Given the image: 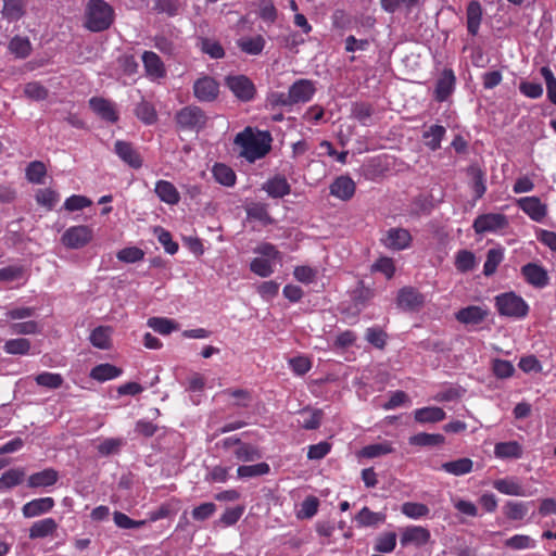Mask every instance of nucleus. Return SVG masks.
<instances>
[{
  "mask_svg": "<svg viewBox=\"0 0 556 556\" xmlns=\"http://www.w3.org/2000/svg\"><path fill=\"white\" fill-rule=\"evenodd\" d=\"M91 204L92 201L89 198L85 195L74 194L65 200L64 208L68 212H75L88 207Z\"/></svg>",
  "mask_w": 556,
  "mask_h": 556,
  "instance_id": "nucleus-61",
  "label": "nucleus"
},
{
  "mask_svg": "<svg viewBox=\"0 0 556 556\" xmlns=\"http://www.w3.org/2000/svg\"><path fill=\"white\" fill-rule=\"evenodd\" d=\"M228 88L242 101H250L254 98L255 87L253 83L243 75L229 76L226 79Z\"/></svg>",
  "mask_w": 556,
  "mask_h": 556,
  "instance_id": "nucleus-9",
  "label": "nucleus"
},
{
  "mask_svg": "<svg viewBox=\"0 0 556 556\" xmlns=\"http://www.w3.org/2000/svg\"><path fill=\"white\" fill-rule=\"evenodd\" d=\"M493 488L500 493L511 496H525L526 492L516 478H503L493 482Z\"/></svg>",
  "mask_w": 556,
  "mask_h": 556,
  "instance_id": "nucleus-28",
  "label": "nucleus"
},
{
  "mask_svg": "<svg viewBox=\"0 0 556 556\" xmlns=\"http://www.w3.org/2000/svg\"><path fill=\"white\" fill-rule=\"evenodd\" d=\"M122 375V369L109 364H100L94 366L90 371V378L97 380L99 382H104L108 380L115 379Z\"/></svg>",
  "mask_w": 556,
  "mask_h": 556,
  "instance_id": "nucleus-31",
  "label": "nucleus"
},
{
  "mask_svg": "<svg viewBox=\"0 0 556 556\" xmlns=\"http://www.w3.org/2000/svg\"><path fill=\"white\" fill-rule=\"evenodd\" d=\"M24 93L30 100L42 101L48 97L49 91L41 84L37 81H31L25 85Z\"/></svg>",
  "mask_w": 556,
  "mask_h": 556,
  "instance_id": "nucleus-55",
  "label": "nucleus"
},
{
  "mask_svg": "<svg viewBox=\"0 0 556 556\" xmlns=\"http://www.w3.org/2000/svg\"><path fill=\"white\" fill-rule=\"evenodd\" d=\"M250 269L260 277H268L273 274V261L263 257H255L251 264Z\"/></svg>",
  "mask_w": 556,
  "mask_h": 556,
  "instance_id": "nucleus-56",
  "label": "nucleus"
},
{
  "mask_svg": "<svg viewBox=\"0 0 556 556\" xmlns=\"http://www.w3.org/2000/svg\"><path fill=\"white\" fill-rule=\"evenodd\" d=\"M473 462L470 458L463 457L452 462L443 463L440 469L453 476H464L471 472Z\"/></svg>",
  "mask_w": 556,
  "mask_h": 556,
  "instance_id": "nucleus-32",
  "label": "nucleus"
},
{
  "mask_svg": "<svg viewBox=\"0 0 556 556\" xmlns=\"http://www.w3.org/2000/svg\"><path fill=\"white\" fill-rule=\"evenodd\" d=\"M117 258L124 263H136L144 257V252L137 247L124 248L117 252Z\"/></svg>",
  "mask_w": 556,
  "mask_h": 556,
  "instance_id": "nucleus-60",
  "label": "nucleus"
},
{
  "mask_svg": "<svg viewBox=\"0 0 556 556\" xmlns=\"http://www.w3.org/2000/svg\"><path fill=\"white\" fill-rule=\"evenodd\" d=\"M154 191L162 202L175 205L179 202L180 195L177 188L167 180H159L155 184Z\"/></svg>",
  "mask_w": 556,
  "mask_h": 556,
  "instance_id": "nucleus-25",
  "label": "nucleus"
},
{
  "mask_svg": "<svg viewBox=\"0 0 556 556\" xmlns=\"http://www.w3.org/2000/svg\"><path fill=\"white\" fill-rule=\"evenodd\" d=\"M446 130L441 125H432L428 130L424 132V138L426 140V146L430 148L432 151L440 149L441 141L445 135Z\"/></svg>",
  "mask_w": 556,
  "mask_h": 556,
  "instance_id": "nucleus-39",
  "label": "nucleus"
},
{
  "mask_svg": "<svg viewBox=\"0 0 556 556\" xmlns=\"http://www.w3.org/2000/svg\"><path fill=\"white\" fill-rule=\"evenodd\" d=\"M148 326L163 336H167L179 328L175 320L165 317H151L148 319Z\"/></svg>",
  "mask_w": 556,
  "mask_h": 556,
  "instance_id": "nucleus-37",
  "label": "nucleus"
},
{
  "mask_svg": "<svg viewBox=\"0 0 556 556\" xmlns=\"http://www.w3.org/2000/svg\"><path fill=\"white\" fill-rule=\"evenodd\" d=\"M213 176L217 182L226 187H231L236 184V174L229 166L217 163L212 169Z\"/></svg>",
  "mask_w": 556,
  "mask_h": 556,
  "instance_id": "nucleus-36",
  "label": "nucleus"
},
{
  "mask_svg": "<svg viewBox=\"0 0 556 556\" xmlns=\"http://www.w3.org/2000/svg\"><path fill=\"white\" fill-rule=\"evenodd\" d=\"M330 193L341 200H350L355 193V184L348 176L338 177L330 186Z\"/></svg>",
  "mask_w": 556,
  "mask_h": 556,
  "instance_id": "nucleus-20",
  "label": "nucleus"
},
{
  "mask_svg": "<svg viewBox=\"0 0 556 556\" xmlns=\"http://www.w3.org/2000/svg\"><path fill=\"white\" fill-rule=\"evenodd\" d=\"M444 443V437L439 433L420 432L409 438V444L417 446H434Z\"/></svg>",
  "mask_w": 556,
  "mask_h": 556,
  "instance_id": "nucleus-42",
  "label": "nucleus"
},
{
  "mask_svg": "<svg viewBox=\"0 0 556 556\" xmlns=\"http://www.w3.org/2000/svg\"><path fill=\"white\" fill-rule=\"evenodd\" d=\"M200 48L202 52L208 54L213 59H220L225 55L224 48L220 43L208 38L200 39Z\"/></svg>",
  "mask_w": 556,
  "mask_h": 556,
  "instance_id": "nucleus-57",
  "label": "nucleus"
},
{
  "mask_svg": "<svg viewBox=\"0 0 556 556\" xmlns=\"http://www.w3.org/2000/svg\"><path fill=\"white\" fill-rule=\"evenodd\" d=\"M483 9L479 1L472 0L468 3L466 9V26L471 36L479 33L482 22Z\"/></svg>",
  "mask_w": 556,
  "mask_h": 556,
  "instance_id": "nucleus-19",
  "label": "nucleus"
},
{
  "mask_svg": "<svg viewBox=\"0 0 556 556\" xmlns=\"http://www.w3.org/2000/svg\"><path fill=\"white\" fill-rule=\"evenodd\" d=\"M384 520V514L374 513L367 507H364L356 516V521L362 527L377 526L383 523Z\"/></svg>",
  "mask_w": 556,
  "mask_h": 556,
  "instance_id": "nucleus-44",
  "label": "nucleus"
},
{
  "mask_svg": "<svg viewBox=\"0 0 556 556\" xmlns=\"http://www.w3.org/2000/svg\"><path fill=\"white\" fill-rule=\"evenodd\" d=\"M454 85H455V75H454L453 71L445 70L437 83L435 91H434L435 99L440 102L445 101L450 97V94L453 92Z\"/></svg>",
  "mask_w": 556,
  "mask_h": 556,
  "instance_id": "nucleus-23",
  "label": "nucleus"
},
{
  "mask_svg": "<svg viewBox=\"0 0 556 556\" xmlns=\"http://www.w3.org/2000/svg\"><path fill=\"white\" fill-rule=\"evenodd\" d=\"M476 258L472 252L462 250L457 253L455 260V266L458 271L466 273L475 267Z\"/></svg>",
  "mask_w": 556,
  "mask_h": 556,
  "instance_id": "nucleus-54",
  "label": "nucleus"
},
{
  "mask_svg": "<svg viewBox=\"0 0 556 556\" xmlns=\"http://www.w3.org/2000/svg\"><path fill=\"white\" fill-rule=\"evenodd\" d=\"M431 538L430 531L421 526H408L401 530V544L403 546L414 545L422 546L426 545Z\"/></svg>",
  "mask_w": 556,
  "mask_h": 556,
  "instance_id": "nucleus-11",
  "label": "nucleus"
},
{
  "mask_svg": "<svg viewBox=\"0 0 556 556\" xmlns=\"http://www.w3.org/2000/svg\"><path fill=\"white\" fill-rule=\"evenodd\" d=\"M270 467L267 463H258L255 465H243L237 470L238 478L248 479L267 475Z\"/></svg>",
  "mask_w": 556,
  "mask_h": 556,
  "instance_id": "nucleus-41",
  "label": "nucleus"
},
{
  "mask_svg": "<svg viewBox=\"0 0 556 556\" xmlns=\"http://www.w3.org/2000/svg\"><path fill=\"white\" fill-rule=\"evenodd\" d=\"M115 153L130 167L139 168L142 165V159L131 143L117 140L115 142Z\"/></svg>",
  "mask_w": 556,
  "mask_h": 556,
  "instance_id": "nucleus-18",
  "label": "nucleus"
},
{
  "mask_svg": "<svg viewBox=\"0 0 556 556\" xmlns=\"http://www.w3.org/2000/svg\"><path fill=\"white\" fill-rule=\"evenodd\" d=\"M238 47L247 54L257 55L265 47V39L261 35L253 37H241L237 41Z\"/></svg>",
  "mask_w": 556,
  "mask_h": 556,
  "instance_id": "nucleus-33",
  "label": "nucleus"
},
{
  "mask_svg": "<svg viewBox=\"0 0 556 556\" xmlns=\"http://www.w3.org/2000/svg\"><path fill=\"white\" fill-rule=\"evenodd\" d=\"M273 138L268 131L245 127L235 137V144L240 148V155L254 163L265 157L271 149Z\"/></svg>",
  "mask_w": 556,
  "mask_h": 556,
  "instance_id": "nucleus-1",
  "label": "nucleus"
},
{
  "mask_svg": "<svg viewBox=\"0 0 556 556\" xmlns=\"http://www.w3.org/2000/svg\"><path fill=\"white\" fill-rule=\"evenodd\" d=\"M528 503L508 501L503 507L505 516L510 520H521L528 514Z\"/></svg>",
  "mask_w": 556,
  "mask_h": 556,
  "instance_id": "nucleus-43",
  "label": "nucleus"
},
{
  "mask_svg": "<svg viewBox=\"0 0 556 556\" xmlns=\"http://www.w3.org/2000/svg\"><path fill=\"white\" fill-rule=\"evenodd\" d=\"M233 455L238 462L249 463L261 458L258 450L249 443L239 442L233 448Z\"/></svg>",
  "mask_w": 556,
  "mask_h": 556,
  "instance_id": "nucleus-35",
  "label": "nucleus"
},
{
  "mask_svg": "<svg viewBox=\"0 0 556 556\" xmlns=\"http://www.w3.org/2000/svg\"><path fill=\"white\" fill-rule=\"evenodd\" d=\"M154 233L167 253L173 255L178 251V244L173 241L172 235L167 230L162 227H156Z\"/></svg>",
  "mask_w": 556,
  "mask_h": 556,
  "instance_id": "nucleus-59",
  "label": "nucleus"
},
{
  "mask_svg": "<svg viewBox=\"0 0 556 556\" xmlns=\"http://www.w3.org/2000/svg\"><path fill=\"white\" fill-rule=\"evenodd\" d=\"M384 247L391 250H404L410 245L412 236L404 228H390L381 239Z\"/></svg>",
  "mask_w": 556,
  "mask_h": 556,
  "instance_id": "nucleus-13",
  "label": "nucleus"
},
{
  "mask_svg": "<svg viewBox=\"0 0 556 556\" xmlns=\"http://www.w3.org/2000/svg\"><path fill=\"white\" fill-rule=\"evenodd\" d=\"M516 203L534 222H542L547 214L546 205L538 197H523L518 199Z\"/></svg>",
  "mask_w": 556,
  "mask_h": 556,
  "instance_id": "nucleus-12",
  "label": "nucleus"
},
{
  "mask_svg": "<svg viewBox=\"0 0 556 556\" xmlns=\"http://www.w3.org/2000/svg\"><path fill=\"white\" fill-rule=\"evenodd\" d=\"M316 91L315 85L308 79H299L291 85L287 94H279V102L282 105L308 102Z\"/></svg>",
  "mask_w": 556,
  "mask_h": 556,
  "instance_id": "nucleus-4",
  "label": "nucleus"
},
{
  "mask_svg": "<svg viewBox=\"0 0 556 556\" xmlns=\"http://www.w3.org/2000/svg\"><path fill=\"white\" fill-rule=\"evenodd\" d=\"M25 174L28 181L33 184H42L47 174V168L42 162L34 161L28 164Z\"/></svg>",
  "mask_w": 556,
  "mask_h": 556,
  "instance_id": "nucleus-48",
  "label": "nucleus"
},
{
  "mask_svg": "<svg viewBox=\"0 0 556 556\" xmlns=\"http://www.w3.org/2000/svg\"><path fill=\"white\" fill-rule=\"evenodd\" d=\"M509 222L506 215L501 213H486L479 215L472 228L476 233L496 232L508 227Z\"/></svg>",
  "mask_w": 556,
  "mask_h": 556,
  "instance_id": "nucleus-6",
  "label": "nucleus"
},
{
  "mask_svg": "<svg viewBox=\"0 0 556 556\" xmlns=\"http://www.w3.org/2000/svg\"><path fill=\"white\" fill-rule=\"evenodd\" d=\"M523 448L517 441L498 442L494 446V455L500 459H519Z\"/></svg>",
  "mask_w": 556,
  "mask_h": 556,
  "instance_id": "nucleus-21",
  "label": "nucleus"
},
{
  "mask_svg": "<svg viewBox=\"0 0 556 556\" xmlns=\"http://www.w3.org/2000/svg\"><path fill=\"white\" fill-rule=\"evenodd\" d=\"M394 451L392 443L384 441L381 443L369 444L362 448L361 455L366 458H375L390 454Z\"/></svg>",
  "mask_w": 556,
  "mask_h": 556,
  "instance_id": "nucleus-45",
  "label": "nucleus"
},
{
  "mask_svg": "<svg viewBox=\"0 0 556 556\" xmlns=\"http://www.w3.org/2000/svg\"><path fill=\"white\" fill-rule=\"evenodd\" d=\"M374 271L382 273L388 279H391L395 273V266L392 258L383 256L378 258L371 266Z\"/></svg>",
  "mask_w": 556,
  "mask_h": 556,
  "instance_id": "nucleus-62",
  "label": "nucleus"
},
{
  "mask_svg": "<svg viewBox=\"0 0 556 556\" xmlns=\"http://www.w3.org/2000/svg\"><path fill=\"white\" fill-rule=\"evenodd\" d=\"M424 302V295L412 287H404L399 291L397 305L405 311H417Z\"/></svg>",
  "mask_w": 556,
  "mask_h": 556,
  "instance_id": "nucleus-14",
  "label": "nucleus"
},
{
  "mask_svg": "<svg viewBox=\"0 0 556 556\" xmlns=\"http://www.w3.org/2000/svg\"><path fill=\"white\" fill-rule=\"evenodd\" d=\"M495 307L500 315L521 319L528 315L529 305L515 292H505L495 296Z\"/></svg>",
  "mask_w": 556,
  "mask_h": 556,
  "instance_id": "nucleus-3",
  "label": "nucleus"
},
{
  "mask_svg": "<svg viewBox=\"0 0 556 556\" xmlns=\"http://www.w3.org/2000/svg\"><path fill=\"white\" fill-rule=\"evenodd\" d=\"M522 275L526 280L535 287L542 288L547 285V274L546 271L536 264H527L522 267Z\"/></svg>",
  "mask_w": 556,
  "mask_h": 556,
  "instance_id": "nucleus-27",
  "label": "nucleus"
},
{
  "mask_svg": "<svg viewBox=\"0 0 556 556\" xmlns=\"http://www.w3.org/2000/svg\"><path fill=\"white\" fill-rule=\"evenodd\" d=\"M10 51L17 58H26L29 55L31 46L27 38L16 36L9 43Z\"/></svg>",
  "mask_w": 556,
  "mask_h": 556,
  "instance_id": "nucleus-49",
  "label": "nucleus"
},
{
  "mask_svg": "<svg viewBox=\"0 0 556 556\" xmlns=\"http://www.w3.org/2000/svg\"><path fill=\"white\" fill-rule=\"evenodd\" d=\"M504 258L502 249H490L486 253V260L483 265V274L491 276L496 271V268Z\"/></svg>",
  "mask_w": 556,
  "mask_h": 556,
  "instance_id": "nucleus-47",
  "label": "nucleus"
},
{
  "mask_svg": "<svg viewBox=\"0 0 556 556\" xmlns=\"http://www.w3.org/2000/svg\"><path fill=\"white\" fill-rule=\"evenodd\" d=\"M396 546V534L394 532H387L380 534L375 543V551L379 553H391Z\"/></svg>",
  "mask_w": 556,
  "mask_h": 556,
  "instance_id": "nucleus-50",
  "label": "nucleus"
},
{
  "mask_svg": "<svg viewBox=\"0 0 556 556\" xmlns=\"http://www.w3.org/2000/svg\"><path fill=\"white\" fill-rule=\"evenodd\" d=\"M541 75L546 83L547 97L549 101L556 105V78L547 66L541 68Z\"/></svg>",
  "mask_w": 556,
  "mask_h": 556,
  "instance_id": "nucleus-64",
  "label": "nucleus"
},
{
  "mask_svg": "<svg viewBox=\"0 0 556 556\" xmlns=\"http://www.w3.org/2000/svg\"><path fill=\"white\" fill-rule=\"evenodd\" d=\"M25 469L13 468L2 473L0 478V489L7 490L21 484L25 478Z\"/></svg>",
  "mask_w": 556,
  "mask_h": 556,
  "instance_id": "nucleus-38",
  "label": "nucleus"
},
{
  "mask_svg": "<svg viewBox=\"0 0 556 556\" xmlns=\"http://www.w3.org/2000/svg\"><path fill=\"white\" fill-rule=\"evenodd\" d=\"M36 201L39 205L46 206L49 210L53 208L59 201V194L52 189H39L36 192Z\"/></svg>",
  "mask_w": 556,
  "mask_h": 556,
  "instance_id": "nucleus-58",
  "label": "nucleus"
},
{
  "mask_svg": "<svg viewBox=\"0 0 556 556\" xmlns=\"http://www.w3.org/2000/svg\"><path fill=\"white\" fill-rule=\"evenodd\" d=\"M263 189L271 198H282L290 193L291 188L283 176H275L263 185Z\"/></svg>",
  "mask_w": 556,
  "mask_h": 556,
  "instance_id": "nucleus-30",
  "label": "nucleus"
},
{
  "mask_svg": "<svg viewBox=\"0 0 556 556\" xmlns=\"http://www.w3.org/2000/svg\"><path fill=\"white\" fill-rule=\"evenodd\" d=\"M59 480V473L53 468H47L42 471L30 475L27 479L29 488H47L54 485Z\"/></svg>",
  "mask_w": 556,
  "mask_h": 556,
  "instance_id": "nucleus-22",
  "label": "nucleus"
},
{
  "mask_svg": "<svg viewBox=\"0 0 556 556\" xmlns=\"http://www.w3.org/2000/svg\"><path fill=\"white\" fill-rule=\"evenodd\" d=\"M55 503L52 497H39L23 505L22 514L25 518H35L52 510Z\"/></svg>",
  "mask_w": 556,
  "mask_h": 556,
  "instance_id": "nucleus-15",
  "label": "nucleus"
},
{
  "mask_svg": "<svg viewBox=\"0 0 556 556\" xmlns=\"http://www.w3.org/2000/svg\"><path fill=\"white\" fill-rule=\"evenodd\" d=\"M114 21V11L104 0H89L85 11V27L98 33L108 29Z\"/></svg>",
  "mask_w": 556,
  "mask_h": 556,
  "instance_id": "nucleus-2",
  "label": "nucleus"
},
{
  "mask_svg": "<svg viewBox=\"0 0 556 556\" xmlns=\"http://www.w3.org/2000/svg\"><path fill=\"white\" fill-rule=\"evenodd\" d=\"M142 62L144 65L146 74L150 79L156 80L165 77L166 70L164 63L155 52L146 51L142 54Z\"/></svg>",
  "mask_w": 556,
  "mask_h": 556,
  "instance_id": "nucleus-17",
  "label": "nucleus"
},
{
  "mask_svg": "<svg viewBox=\"0 0 556 556\" xmlns=\"http://www.w3.org/2000/svg\"><path fill=\"white\" fill-rule=\"evenodd\" d=\"M113 329L110 326H98L89 336L90 343L100 350H109L112 346Z\"/></svg>",
  "mask_w": 556,
  "mask_h": 556,
  "instance_id": "nucleus-24",
  "label": "nucleus"
},
{
  "mask_svg": "<svg viewBox=\"0 0 556 556\" xmlns=\"http://www.w3.org/2000/svg\"><path fill=\"white\" fill-rule=\"evenodd\" d=\"M177 124L184 129L199 130L206 124V115L202 109L189 105L176 114Z\"/></svg>",
  "mask_w": 556,
  "mask_h": 556,
  "instance_id": "nucleus-7",
  "label": "nucleus"
},
{
  "mask_svg": "<svg viewBox=\"0 0 556 556\" xmlns=\"http://www.w3.org/2000/svg\"><path fill=\"white\" fill-rule=\"evenodd\" d=\"M58 529V523L53 518L38 520L29 528V538L31 540L43 539L52 535Z\"/></svg>",
  "mask_w": 556,
  "mask_h": 556,
  "instance_id": "nucleus-26",
  "label": "nucleus"
},
{
  "mask_svg": "<svg viewBox=\"0 0 556 556\" xmlns=\"http://www.w3.org/2000/svg\"><path fill=\"white\" fill-rule=\"evenodd\" d=\"M488 315L489 309L485 305H469L456 312L455 318L463 325L476 326L481 324Z\"/></svg>",
  "mask_w": 556,
  "mask_h": 556,
  "instance_id": "nucleus-10",
  "label": "nucleus"
},
{
  "mask_svg": "<svg viewBox=\"0 0 556 556\" xmlns=\"http://www.w3.org/2000/svg\"><path fill=\"white\" fill-rule=\"evenodd\" d=\"M89 106L97 116L106 123L114 124L118 121L116 104L109 99L92 97L89 100Z\"/></svg>",
  "mask_w": 556,
  "mask_h": 556,
  "instance_id": "nucleus-8",
  "label": "nucleus"
},
{
  "mask_svg": "<svg viewBox=\"0 0 556 556\" xmlns=\"http://www.w3.org/2000/svg\"><path fill=\"white\" fill-rule=\"evenodd\" d=\"M3 350L10 355H28L31 354V343L25 338L10 339L4 342Z\"/></svg>",
  "mask_w": 556,
  "mask_h": 556,
  "instance_id": "nucleus-34",
  "label": "nucleus"
},
{
  "mask_svg": "<svg viewBox=\"0 0 556 556\" xmlns=\"http://www.w3.org/2000/svg\"><path fill=\"white\" fill-rule=\"evenodd\" d=\"M37 384L49 389H58L63 383V377L60 374L54 372H41L35 378Z\"/></svg>",
  "mask_w": 556,
  "mask_h": 556,
  "instance_id": "nucleus-53",
  "label": "nucleus"
},
{
  "mask_svg": "<svg viewBox=\"0 0 556 556\" xmlns=\"http://www.w3.org/2000/svg\"><path fill=\"white\" fill-rule=\"evenodd\" d=\"M445 412L441 407L428 406L414 412V418L419 424H433L445 419Z\"/></svg>",
  "mask_w": 556,
  "mask_h": 556,
  "instance_id": "nucleus-29",
  "label": "nucleus"
},
{
  "mask_svg": "<svg viewBox=\"0 0 556 556\" xmlns=\"http://www.w3.org/2000/svg\"><path fill=\"white\" fill-rule=\"evenodd\" d=\"M193 93L200 101H213L218 94V84L212 77H201L193 85Z\"/></svg>",
  "mask_w": 556,
  "mask_h": 556,
  "instance_id": "nucleus-16",
  "label": "nucleus"
},
{
  "mask_svg": "<svg viewBox=\"0 0 556 556\" xmlns=\"http://www.w3.org/2000/svg\"><path fill=\"white\" fill-rule=\"evenodd\" d=\"M401 511L410 519H421L429 515L430 509L422 503L406 502L402 505Z\"/></svg>",
  "mask_w": 556,
  "mask_h": 556,
  "instance_id": "nucleus-46",
  "label": "nucleus"
},
{
  "mask_svg": "<svg viewBox=\"0 0 556 556\" xmlns=\"http://www.w3.org/2000/svg\"><path fill=\"white\" fill-rule=\"evenodd\" d=\"M42 327L35 320L23 323H14L10 326V331L13 334H37L41 332Z\"/></svg>",
  "mask_w": 556,
  "mask_h": 556,
  "instance_id": "nucleus-52",
  "label": "nucleus"
},
{
  "mask_svg": "<svg viewBox=\"0 0 556 556\" xmlns=\"http://www.w3.org/2000/svg\"><path fill=\"white\" fill-rule=\"evenodd\" d=\"M216 505L214 503H203L194 507L191 511L192 518L198 521H204L211 518L216 513Z\"/></svg>",
  "mask_w": 556,
  "mask_h": 556,
  "instance_id": "nucleus-63",
  "label": "nucleus"
},
{
  "mask_svg": "<svg viewBox=\"0 0 556 556\" xmlns=\"http://www.w3.org/2000/svg\"><path fill=\"white\" fill-rule=\"evenodd\" d=\"M92 238L93 230L91 227L78 225L67 228L61 237V242L68 249H81L87 245Z\"/></svg>",
  "mask_w": 556,
  "mask_h": 556,
  "instance_id": "nucleus-5",
  "label": "nucleus"
},
{
  "mask_svg": "<svg viewBox=\"0 0 556 556\" xmlns=\"http://www.w3.org/2000/svg\"><path fill=\"white\" fill-rule=\"evenodd\" d=\"M135 115L146 125H152L157 121L154 105L147 101H141L136 105Z\"/></svg>",
  "mask_w": 556,
  "mask_h": 556,
  "instance_id": "nucleus-40",
  "label": "nucleus"
},
{
  "mask_svg": "<svg viewBox=\"0 0 556 556\" xmlns=\"http://www.w3.org/2000/svg\"><path fill=\"white\" fill-rule=\"evenodd\" d=\"M505 546L511 549H528L535 546V541L526 534H516L505 541Z\"/></svg>",
  "mask_w": 556,
  "mask_h": 556,
  "instance_id": "nucleus-51",
  "label": "nucleus"
}]
</instances>
